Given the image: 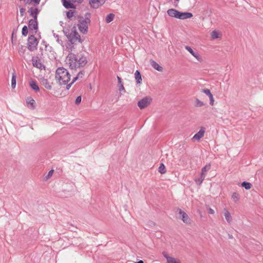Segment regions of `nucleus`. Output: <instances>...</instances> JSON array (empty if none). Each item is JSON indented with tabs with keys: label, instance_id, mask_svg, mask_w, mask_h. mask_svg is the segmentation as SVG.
<instances>
[{
	"label": "nucleus",
	"instance_id": "nucleus-28",
	"mask_svg": "<svg viewBox=\"0 0 263 263\" xmlns=\"http://www.w3.org/2000/svg\"><path fill=\"white\" fill-rule=\"evenodd\" d=\"M115 17V15L113 13H109L108 14L105 18L106 22L107 23H109L113 21L114 18Z\"/></svg>",
	"mask_w": 263,
	"mask_h": 263
},
{
	"label": "nucleus",
	"instance_id": "nucleus-12",
	"mask_svg": "<svg viewBox=\"0 0 263 263\" xmlns=\"http://www.w3.org/2000/svg\"><path fill=\"white\" fill-rule=\"evenodd\" d=\"M76 0H62L63 5L66 9L74 8L75 6L73 3L76 2Z\"/></svg>",
	"mask_w": 263,
	"mask_h": 263
},
{
	"label": "nucleus",
	"instance_id": "nucleus-18",
	"mask_svg": "<svg viewBox=\"0 0 263 263\" xmlns=\"http://www.w3.org/2000/svg\"><path fill=\"white\" fill-rule=\"evenodd\" d=\"M204 130L200 129L199 131L193 136V139L199 141L204 136Z\"/></svg>",
	"mask_w": 263,
	"mask_h": 263
},
{
	"label": "nucleus",
	"instance_id": "nucleus-27",
	"mask_svg": "<svg viewBox=\"0 0 263 263\" xmlns=\"http://www.w3.org/2000/svg\"><path fill=\"white\" fill-rule=\"evenodd\" d=\"M16 76L15 72H14L12 73V79H11V87H12V88H15V86H16Z\"/></svg>",
	"mask_w": 263,
	"mask_h": 263
},
{
	"label": "nucleus",
	"instance_id": "nucleus-39",
	"mask_svg": "<svg viewBox=\"0 0 263 263\" xmlns=\"http://www.w3.org/2000/svg\"><path fill=\"white\" fill-rule=\"evenodd\" d=\"M81 99H82L81 96H80L77 97L75 100V104L76 105H79L81 102Z\"/></svg>",
	"mask_w": 263,
	"mask_h": 263
},
{
	"label": "nucleus",
	"instance_id": "nucleus-24",
	"mask_svg": "<svg viewBox=\"0 0 263 263\" xmlns=\"http://www.w3.org/2000/svg\"><path fill=\"white\" fill-rule=\"evenodd\" d=\"M224 215L227 222L228 223L231 222V221H232V217L231 216L230 212L226 209H224Z\"/></svg>",
	"mask_w": 263,
	"mask_h": 263
},
{
	"label": "nucleus",
	"instance_id": "nucleus-23",
	"mask_svg": "<svg viewBox=\"0 0 263 263\" xmlns=\"http://www.w3.org/2000/svg\"><path fill=\"white\" fill-rule=\"evenodd\" d=\"M205 177V175H203L200 174V177L199 178H196L195 179V181L199 185H200L203 181L204 180Z\"/></svg>",
	"mask_w": 263,
	"mask_h": 263
},
{
	"label": "nucleus",
	"instance_id": "nucleus-4",
	"mask_svg": "<svg viewBox=\"0 0 263 263\" xmlns=\"http://www.w3.org/2000/svg\"><path fill=\"white\" fill-rule=\"evenodd\" d=\"M79 24L78 25L79 30L81 32L85 34L87 32V24L89 23L90 20L88 18H84L83 17H80L79 20Z\"/></svg>",
	"mask_w": 263,
	"mask_h": 263
},
{
	"label": "nucleus",
	"instance_id": "nucleus-16",
	"mask_svg": "<svg viewBox=\"0 0 263 263\" xmlns=\"http://www.w3.org/2000/svg\"><path fill=\"white\" fill-rule=\"evenodd\" d=\"M41 84L47 89L51 90L52 88V85L49 82V81L44 78L41 79Z\"/></svg>",
	"mask_w": 263,
	"mask_h": 263
},
{
	"label": "nucleus",
	"instance_id": "nucleus-36",
	"mask_svg": "<svg viewBox=\"0 0 263 263\" xmlns=\"http://www.w3.org/2000/svg\"><path fill=\"white\" fill-rule=\"evenodd\" d=\"M211 36L213 39H215L219 37V35L217 31H213L211 33Z\"/></svg>",
	"mask_w": 263,
	"mask_h": 263
},
{
	"label": "nucleus",
	"instance_id": "nucleus-7",
	"mask_svg": "<svg viewBox=\"0 0 263 263\" xmlns=\"http://www.w3.org/2000/svg\"><path fill=\"white\" fill-rule=\"evenodd\" d=\"M179 214L181 219L186 224L191 223V220L187 214L181 209H179Z\"/></svg>",
	"mask_w": 263,
	"mask_h": 263
},
{
	"label": "nucleus",
	"instance_id": "nucleus-48",
	"mask_svg": "<svg viewBox=\"0 0 263 263\" xmlns=\"http://www.w3.org/2000/svg\"><path fill=\"white\" fill-rule=\"evenodd\" d=\"M150 223H151V224H150L151 225H152V224L155 225V223L153 221L150 222Z\"/></svg>",
	"mask_w": 263,
	"mask_h": 263
},
{
	"label": "nucleus",
	"instance_id": "nucleus-22",
	"mask_svg": "<svg viewBox=\"0 0 263 263\" xmlns=\"http://www.w3.org/2000/svg\"><path fill=\"white\" fill-rule=\"evenodd\" d=\"M30 86L31 88L35 91H38L40 90L39 87L35 81L31 80L30 82Z\"/></svg>",
	"mask_w": 263,
	"mask_h": 263
},
{
	"label": "nucleus",
	"instance_id": "nucleus-46",
	"mask_svg": "<svg viewBox=\"0 0 263 263\" xmlns=\"http://www.w3.org/2000/svg\"><path fill=\"white\" fill-rule=\"evenodd\" d=\"M119 90H120V91L125 90L124 87L123 86V84H121V85H120Z\"/></svg>",
	"mask_w": 263,
	"mask_h": 263
},
{
	"label": "nucleus",
	"instance_id": "nucleus-42",
	"mask_svg": "<svg viewBox=\"0 0 263 263\" xmlns=\"http://www.w3.org/2000/svg\"><path fill=\"white\" fill-rule=\"evenodd\" d=\"M53 172V170H51V171H50L48 172V175H47V176L46 177V179H48V178H50V177L52 175Z\"/></svg>",
	"mask_w": 263,
	"mask_h": 263
},
{
	"label": "nucleus",
	"instance_id": "nucleus-11",
	"mask_svg": "<svg viewBox=\"0 0 263 263\" xmlns=\"http://www.w3.org/2000/svg\"><path fill=\"white\" fill-rule=\"evenodd\" d=\"M185 49L188 51L193 56H194L198 61H201L202 59L200 56V54L197 52L194 51L190 46H185Z\"/></svg>",
	"mask_w": 263,
	"mask_h": 263
},
{
	"label": "nucleus",
	"instance_id": "nucleus-30",
	"mask_svg": "<svg viewBox=\"0 0 263 263\" xmlns=\"http://www.w3.org/2000/svg\"><path fill=\"white\" fill-rule=\"evenodd\" d=\"M241 186L246 190H249L251 188L252 185L250 182L244 181L241 183Z\"/></svg>",
	"mask_w": 263,
	"mask_h": 263
},
{
	"label": "nucleus",
	"instance_id": "nucleus-20",
	"mask_svg": "<svg viewBox=\"0 0 263 263\" xmlns=\"http://www.w3.org/2000/svg\"><path fill=\"white\" fill-rule=\"evenodd\" d=\"M135 78L137 84L142 83V78L140 72L139 70H136L135 73Z\"/></svg>",
	"mask_w": 263,
	"mask_h": 263
},
{
	"label": "nucleus",
	"instance_id": "nucleus-6",
	"mask_svg": "<svg viewBox=\"0 0 263 263\" xmlns=\"http://www.w3.org/2000/svg\"><path fill=\"white\" fill-rule=\"evenodd\" d=\"M152 100L151 97H146L138 101V106L141 109H144L151 104Z\"/></svg>",
	"mask_w": 263,
	"mask_h": 263
},
{
	"label": "nucleus",
	"instance_id": "nucleus-37",
	"mask_svg": "<svg viewBox=\"0 0 263 263\" xmlns=\"http://www.w3.org/2000/svg\"><path fill=\"white\" fill-rule=\"evenodd\" d=\"M54 37L57 39V41L60 44H62L63 43V42L60 39L59 35L54 33L53 34Z\"/></svg>",
	"mask_w": 263,
	"mask_h": 263
},
{
	"label": "nucleus",
	"instance_id": "nucleus-26",
	"mask_svg": "<svg viewBox=\"0 0 263 263\" xmlns=\"http://www.w3.org/2000/svg\"><path fill=\"white\" fill-rule=\"evenodd\" d=\"M232 199L235 203H237L240 199V195L238 193L234 192L232 195Z\"/></svg>",
	"mask_w": 263,
	"mask_h": 263
},
{
	"label": "nucleus",
	"instance_id": "nucleus-19",
	"mask_svg": "<svg viewBox=\"0 0 263 263\" xmlns=\"http://www.w3.org/2000/svg\"><path fill=\"white\" fill-rule=\"evenodd\" d=\"M178 12V11L175 9H170L167 10V13L169 16L177 18Z\"/></svg>",
	"mask_w": 263,
	"mask_h": 263
},
{
	"label": "nucleus",
	"instance_id": "nucleus-45",
	"mask_svg": "<svg viewBox=\"0 0 263 263\" xmlns=\"http://www.w3.org/2000/svg\"><path fill=\"white\" fill-rule=\"evenodd\" d=\"M214 213H215V212H214V210H213L211 208H209V213H210L211 214H214Z\"/></svg>",
	"mask_w": 263,
	"mask_h": 263
},
{
	"label": "nucleus",
	"instance_id": "nucleus-13",
	"mask_svg": "<svg viewBox=\"0 0 263 263\" xmlns=\"http://www.w3.org/2000/svg\"><path fill=\"white\" fill-rule=\"evenodd\" d=\"M178 17L177 18L179 19H186L191 18L193 16V14L192 13L190 12H181L178 11Z\"/></svg>",
	"mask_w": 263,
	"mask_h": 263
},
{
	"label": "nucleus",
	"instance_id": "nucleus-3",
	"mask_svg": "<svg viewBox=\"0 0 263 263\" xmlns=\"http://www.w3.org/2000/svg\"><path fill=\"white\" fill-rule=\"evenodd\" d=\"M63 32L72 44H75L77 42H81L80 35L77 31L76 27L72 28L70 33L68 29H64Z\"/></svg>",
	"mask_w": 263,
	"mask_h": 263
},
{
	"label": "nucleus",
	"instance_id": "nucleus-1",
	"mask_svg": "<svg viewBox=\"0 0 263 263\" xmlns=\"http://www.w3.org/2000/svg\"><path fill=\"white\" fill-rule=\"evenodd\" d=\"M66 61L71 69L84 67L87 63V58L82 54L69 53L66 57Z\"/></svg>",
	"mask_w": 263,
	"mask_h": 263
},
{
	"label": "nucleus",
	"instance_id": "nucleus-10",
	"mask_svg": "<svg viewBox=\"0 0 263 263\" xmlns=\"http://www.w3.org/2000/svg\"><path fill=\"white\" fill-rule=\"evenodd\" d=\"M163 256L166 259L167 263H181L179 260H177L174 257L169 256L168 253L163 251L162 253Z\"/></svg>",
	"mask_w": 263,
	"mask_h": 263
},
{
	"label": "nucleus",
	"instance_id": "nucleus-8",
	"mask_svg": "<svg viewBox=\"0 0 263 263\" xmlns=\"http://www.w3.org/2000/svg\"><path fill=\"white\" fill-rule=\"evenodd\" d=\"M28 27L30 30L36 33L38 29V23L36 19H31L29 21Z\"/></svg>",
	"mask_w": 263,
	"mask_h": 263
},
{
	"label": "nucleus",
	"instance_id": "nucleus-5",
	"mask_svg": "<svg viewBox=\"0 0 263 263\" xmlns=\"http://www.w3.org/2000/svg\"><path fill=\"white\" fill-rule=\"evenodd\" d=\"M38 41L34 35L29 36L28 39V48L30 51H34L36 49Z\"/></svg>",
	"mask_w": 263,
	"mask_h": 263
},
{
	"label": "nucleus",
	"instance_id": "nucleus-17",
	"mask_svg": "<svg viewBox=\"0 0 263 263\" xmlns=\"http://www.w3.org/2000/svg\"><path fill=\"white\" fill-rule=\"evenodd\" d=\"M150 64L151 66L156 70L158 71L162 72L163 71V68L160 66L156 62L153 60H150Z\"/></svg>",
	"mask_w": 263,
	"mask_h": 263
},
{
	"label": "nucleus",
	"instance_id": "nucleus-25",
	"mask_svg": "<svg viewBox=\"0 0 263 263\" xmlns=\"http://www.w3.org/2000/svg\"><path fill=\"white\" fill-rule=\"evenodd\" d=\"M210 168H211L210 164H206L202 168L201 174L206 176V173L208 171H209L210 170Z\"/></svg>",
	"mask_w": 263,
	"mask_h": 263
},
{
	"label": "nucleus",
	"instance_id": "nucleus-29",
	"mask_svg": "<svg viewBox=\"0 0 263 263\" xmlns=\"http://www.w3.org/2000/svg\"><path fill=\"white\" fill-rule=\"evenodd\" d=\"M158 171L161 174H164L166 173V170L165 165L163 163H161L159 168Z\"/></svg>",
	"mask_w": 263,
	"mask_h": 263
},
{
	"label": "nucleus",
	"instance_id": "nucleus-33",
	"mask_svg": "<svg viewBox=\"0 0 263 263\" xmlns=\"http://www.w3.org/2000/svg\"><path fill=\"white\" fill-rule=\"evenodd\" d=\"M22 35L26 36L28 33V28L26 26H24L22 30Z\"/></svg>",
	"mask_w": 263,
	"mask_h": 263
},
{
	"label": "nucleus",
	"instance_id": "nucleus-43",
	"mask_svg": "<svg viewBox=\"0 0 263 263\" xmlns=\"http://www.w3.org/2000/svg\"><path fill=\"white\" fill-rule=\"evenodd\" d=\"M25 11V9L24 8H21L20 9V14H21V16H23L24 15Z\"/></svg>",
	"mask_w": 263,
	"mask_h": 263
},
{
	"label": "nucleus",
	"instance_id": "nucleus-41",
	"mask_svg": "<svg viewBox=\"0 0 263 263\" xmlns=\"http://www.w3.org/2000/svg\"><path fill=\"white\" fill-rule=\"evenodd\" d=\"M209 98H210V104L211 105H213L214 104V98H213V95H211L209 97Z\"/></svg>",
	"mask_w": 263,
	"mask_h": 263
},
{
	"label": "nucleus",
	"instance_id": "nucleus-40",
	"mask_svg": "<svg viewBox=\"0 0 263 263\" xmlns=\"http://www.w3.org/2000/svg\"><path fill=\"white\" fill-rule=\"evenodd\" d=\"M84 75V71L83 70L80 71L77 74V77L79 79L82 78Z\"/></svg>",
	"mask_w": 263,
	"mask_h": 263
},
{
	"label": "nucleus",
	"instance_id": "nucleus-2",
	"mask_svg": "<svg viewBox=\"0 0 263 263\" xmlns=\"http://www.w3.org/2000/svg\"><path fill=\"white\" fill-rule=\"evenodd\" d=\"M55 79L60 85H65L70 81V74L66 69L59 67L56 70Z\"/></svg>",
	"mask_w": 263,
	"mask_h": 263
},
{
	"label": "nucleus",
	"instance_id": "nucleus-31",
	"mask_svg": "<svg viewBox=\"0 0 263 263\" xmlns=\"http://www.w3.org/2000/svg\"><path fill=\"white\" fill-rule=\"evenodd\" d=\"M204 105L203 102L199 100L198 99H196L195 101V106L197 107H201Z\"/></svg>",
	"mask_w": 263,
	"mask_h": 263
},
{
	"label": "nucleus",
	"instance_id": "nucleus-50",
	"mask_svg": "<svg viewBox=\"0 0 263 263\" xmlns=\"http://www.w3.org/2000/svg\"><path fill=\"white\" fill-rule=\"evenodd\" d=\"M176 1L177 2H179V0H176Z\"/></svg>",
	"mask_w": 263,
	"mask_h": 263
},
{
	"label": "nucleus",
	"instance_id": "nucleus-44",
	"mask_svg": "<svg viewBox=\"0 0 263 263\" xmlns=\"http://www.w3.org/2000/svg\"><path fill=\"white\" fill-rule=\"evenodd\" d=\"M117 79H118V83L119 84L121 85V84H123L122 82V79L120 77H117Z\"/></svg>",
	"mask_w": 263,
	"mask_h": 263
},
{
	"label": "nucleus",
	"instance_id": "nucleus-38",
	"mask_svg": "<svg viewBox=\"0 0 263 263\" xmlns=\"http://www.w3.org/2000/svg\"><path fill=\"white\" fill-rule=\"evenodd\" d=\"M202 92H204V93H205L209 97L212 95L211 93L210 89H204L202 90Z\"/></svg>",
	"mask_w": 263,
	"mask_h": 263
},
{
	"label": "nucleus",
	"instance_id": "nucleus-21",
	"mask_svg": "<svg viewBox=\"0 0 263 263\" xmlns=\"http://www.w3.org/2000/svg\"><path fill=\"white\" fill-rule=\"evenodd\" d=\"M26 103L28 106L32 109H34L35 107V101L31 98H27L26 100Z\"/></svg>",
	"mask_w": 263,
	"mask_h": 263
},
{
	"label": "nucleus",
	"instance_id": "nucleus-34",
	"mask_svg": "<svg viewBox=\"0 0 263 263\" xmlns=\"http://www.w3.org/2000/svg\"><path fill=\"white\" fill-rule=\"evenodd\" d=\"M26 3H28V4L30 3L31 2H33L34 5H35V6L38 5L41 2V0H26Z\"/></svg>",
	"mask_w": 263,
	"mask_h": 263
},
{
	"label": "nucleus",
	"instance_id": "nucleus-9",
	"mask_svg": "<svg viewBox=\"0 0 263 263\" xmlns=\"http://www.w3.org/2000/svg\"><path fill=\"white\" fill-rule=\"evenodd\" d=\"M105 0H89L91 7L96 9L104 4Z\"/></svg>",
	"mask_w": 263,
	"mask_h": 263
},
{
	"label": "nucleus",
	"instance_id": "nucleus-32",
	"mask_svg": "<svg viewBox=\"0 0 263 263\" xmlns=\"http://www.w3.org/2000/svg\"><path fill=\"white\" fill-rule=\"evenodd\" d=\"M78 79H79L78 78V77L77 76H76V77H74V78L73 79V80H72V82H71L70 83L67 84V85H66V89H69L70 88V87L71 86V85H72V84H73V83H74L77 80H78Z\"/></svg>",
	"mask_w": 263,
	"mask_h": 263
},
{
	"label": "nucleus",
	"instance_id": "nucleus-15",
	"mask_svg": "<svg viewBox=\"0 0 263 263\" xmlns=\"http://www.w3.org/2000/svg\"><path fill=\"white\" fill-rule=\"evenodd\" d=\"M32 63L33 66L37 68L41 69L43 66L42 64L41 63L40 60L38 59L37 57H33L32 59Z\"/></svg>",
	"mask_w": 263,
	"mask_h": 263
},
{
	"label": "nucleus",
	"instance_id": "nucleus-14",
	"mask_svg": "<svg viewBox=\"0 0 263 263\" xmlns=\"http://www.w3.org/2000/svg\"><path fill=\"white\" fill-rule=\"evenodd\" d=\"M28 12L29 13L30 15L33 17V19L37 20V15L39 13V11L37 8L31 7L28 10Z\"/></svg>",
	"mask_w": 263,
	"mask_h": 263
},
{
	"label": "nucleus",
	"instance_id": "nucleus-49",
	"mask_svg": "<svg viewBox=\"0 0 263 263\" xmlns=\"http://www.w3.org/2000/svg\"><path fill=\"white\" fill-rule=\"evenodd\" d=\"M82 0H79V3H81L82 2Z\"/></svg>",
	"mask_w": 263,
	"mask_h": 263
},
{
	"label": "nucleus",
	"instance_id": "nucleus-47",
	"mask_svg": "<svg viewBox=\"0 0 263 263\" xmlns=\"http://www.w3.org/2000/svg\"><path fill=\"white\" fill-rule=\"evenodd\" d=\"M136 263H143V261L142 260H139V261L136 262Z\"/></svg>",
	"mask_w": 263,
	"mask_h": 263
},
{
	"label": "nucleus",
	"instance_id": "nucleus-35",
	"mask_svg": "<svg viewBox=\"0 0 263 263\" xmlns=\"http://www.w3.org/2000/svg\"><path fill=\"white\" fill-rule=\"evenodd\" d=\"M73 13H74V12L71 11V10H69L68 11V12H67V17L70 19V20H72V18L73 16Z\"/></svg>",
	"mask_w": 263,
	"mask_h": 263
}]
</instances>
